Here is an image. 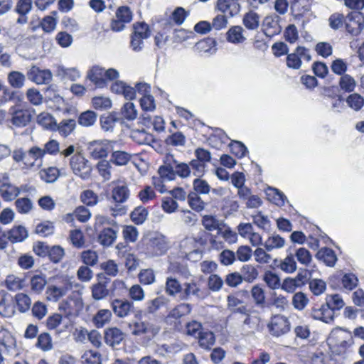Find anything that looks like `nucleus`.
<instances>
[{
	"instance_id": "1",
	"label": "nucleus",
	"mask_w": 364,
	"mask_h": 364,
	"mask_svg": "<svg viewBox=\"0 0 364 364\" xmlns=\"http://www.w3.org/2000/svg\"><path fill=\"white\" fill-rule=\"evenodd\" d=\"M151 35L149 26L144 22L133 24V32L131 34L130 48L136 53L141 52L144 48V40Z\"/></svg>"
},
{
	"instance_id": "2",
	"label": "nucleus",
	"mask_w": 364,
	"mask_h": 364,
	"mask_svg": "<svg viewBox=\"0 0 364 364\" xmlns=\"http://www.w3.org/2000/svg\"><path fill=\"white\" fill-rule=\"evenodd\" d=\"M267 328L272 336L279 337L290 331V323L285 316L277 314L271 317Z\"/></svg>"
},
{
	"instance_id": "3",
	"label": "nucleus",
	"mask_w": 364,
	"mask_h": 364,
	"mask_svg": "<svg viewBox=\"0 0 364 364\" xmlns=\"http://www.w3.org/2000/svg\"><path fill=\"white\" fill-rule=\"evenodd\" d=\"M114 141L109 140H95L88 144L87 149L90 156L95 159L107 157L109 152L113 150Z\"/></svg>"
},
{
	"instance_id": "4",
	"label": "nucleus",
	"mask_w": 364,
	"mask_h": 364,
	"mask_svg": "<svg viewBox=\"0 0 364 364\" xmlns=\"http://www.w3.org/2000/svg\"><path fill=\"white\" fill-rule=\"evenodd\" d=\"M82 309V301L79 298L68 296L67 299L60 302L58 309L65 317L72 318L78 315Z\"/></svg>"
},
{
	"instance_id": "5",
	"label": "nucleus",
	"mask_w": 364,
	"mask_h": 364,
	"mask_svg": "<svg viewBox=\"0 0 364 364\" xmlns=\"http://www.w3.org/2000/svg\"><path fill=\"white\" fill-rule=\"evenodd\" d=\"M70 167L75 175L85 180L90 178L92 167L89 161L81 154H75L70 159Z\"/></svg>"
},
{
	"instance_id": "6",
	"label": "nucleus",
	"mask_w": 364,
	"mask_h": 364,
	"mask_svg": "<svg viewBox=\"0 0 364 364\" xmlns=\"http://www.w3.org/2000/svg\"><path fill=\"white\" fill-rule=\"evenodd\" d=\"M168 247L166 237L157 234L149 238L146 244V253L151 257L162 255L166 253Z\"/></svg>"
},
{
	"instance_id": "7",
	"label": "nucleus",
	"mask_w": 364,
	"mask_h": 364,
	"mask_svg": "<svg viewBox=\"0 0 364 364\" xmlns=\"http://www.w3.org/2000/svg\"><path fill=\"white\" fill-rule=\"evenodd\" d=\"M346 29L352 36H358L364 29V16L360 12H351L346 16Z\"/></svg>"
},
{
	"instance_id": "8",
	"label": "nucleus",
	"mask_w": 364,
	"mask_h": 364,
	"mask_svg": "<svg viewBox=\"0 0 364 364\" xmlns=\"http://www.w3.org/2000/svg\"><path fill=\"white\" fill-rule=\"evenodd\" d=\"M129 327L131 329L132 334L136 336L142 335L154 336L159 331V327L155 326L148 321H135L132 324L130 323Z\"/></svg>"
},
{
	"instance_id": "9",
	"label": "nucleus",
	"mask_w": 364,
	"mask_h": 364,
	"mask_svg": "<svg viewBox=\"0 0 364 364\" xmlns=\"http://www.w3.org/2000/svg\"><path fill=\"white\" fill-rule=\"evenodd\" d=\"M206 296L204 290L200 288L199 284L196 282H185L183 284V289L180 297L182 300H188L191 297L200 300L203 299Z\"/></svg>"
},
{
	"instance_id": "10",
	"label": "nucleus",
	"mask_w": 364,
	"mask_h": 364,
	"mask_svg": "<svg viewBox=\"0 0 364 364\" xmlns=\"http://www.w3.org/2000/svg\"><path fill=\"white\" fill-rule=\"evenodd\" d=\"M113 313L118 318L128 316L134 309V304L127 299H115L111 302Z\"/></svg>"
},
{
	"instance_id": "11",
	"label": "nucleus",
	"mask_w": 364,
	"mask_h": 364,
	"mask_svg": "<svg viewBox=\"0 0 364 364\" xmlns=\"http://www.w3.org/2000/svg\"><path fill=\"white\" fill-rule=\"evenodd\" d=\"M27 77L38 85H43L49 83L52 80L53 75L49 70H41L33 65L28 70Z\"/></svg>"
},
{
	"instance_id": "12",
	"label": "nucleus",
	"mask_w": 364,
	"mask_h": 364,
	"mask_svg": "<svg viewBox=\"0 0 364 364\" xmlns=\"http://www.w3.org/2000/svg\"><path fill=\"white\" fill-rule=\"evenodd\" d=\"M98 282L93 284L91 287L92 296L95 300L99 301L105 299L109 293L107 288L109 281L103 274L97 275Z\"/></svg>"
},
{
	"instance_id": "13",
	"label": "nucleus",
	"mask_w": 364,
	"mask_h": 364,
	"mask_svg": "<svg viewBox=\"0 0 364 364\" xmlns=\"http://www.w3.org/2000/svg\"><path fill=\"white\" fill-rule=\"evenodd\" d=\"M215 9L228 17H233L240 13V5L238 0H218Z\"/></svg>"
},
{
	"instance_id": "14",
	"label": "nucleus",
	"mask_w": 364,
	"mask_h": 364,
	"mask_svg": "<svg viewBox=\"0 0 364 364\" xmlns=\"http://www.w3.org/2000/svg\"><path fill=\"white\" fill-rule=\"evenodd\" d=\"M280 17L277 15L267 16L263 21V31L265 36L273 37L278 35L282 31V27L279 25Z\"/></svg>"
},
{
	"instance_id": "15",
	"label": "nucleus",
	"mask_w": 364,
	"mask_h": 364,
	"mask_svg": "<svg viewBox=\"0 0 364 364\" xmlns=\"http://www.w3.org/2000/svg\"><path fill=\"white\" fill-rule=\"evenodd\" d=\"M119 226L104 228L98 235V242L104 247L111 246L117 240Z\"/></svg>"
},
{
	"instance_id": "16",
	"label": "nucleus",
	"mask_w": 364,
	"mask_h": 364,
	"mask_svg": "<svg viewBox=\"0 0 364 364\" xmlns=\"http://www.w3.org/2000/svg\"><path fill=\"white\" fill-rule=\"evenodd\" d=\"M125 333L117 327H109L105 330V343L112 347L119 345L124 339Z\"/></svg>"
},
{
	"instance_id": "17",
	"label": "nucleus",
	"mask_w": 364,
	"mask_h": 364,
	"mask_svg": "<svg viewBox=\"0 0 364 364\" xmlns=\"http://www.w3.org/2000/svg\"><path fill=\"white\" fill-rule=\"evenodd\" d=\"M311 316L314 319L329 323L333 321L334 314L331 309L323 304L321 306L312 308Z\"/></svg>"
},
{
	"instance_id": "18",
	"label": "nucleus",
	"mask_w": 364,
	"mask_h": 364,
	"mask_svg": "<svg viewBox=\"0 0 364 364\" xmlns=\"http://www.w3.org/2000/svg\"><path fill=\"white\" fill-rule=\"evenodd\" d=\"M32 115L28 109H17L11 113L10 122L16 127H26L31 120Z\"/></svg>"
},
{
	"instance_id": "19",
	"label": "nucleus",
	"mask_w": 364,
	"mask_h": 364,
	"mask_svg": "<svg viewBox=\"0 0 364 364\" xmlns=\"http://www.w3.org/2000/svg\"><path fill=\"white\" fill-rule=\"evenodd\" d=\"M244 33L245 30L242 26H231L226 33V40L228 42L235 45L242 44L247 40Z\"/></svg>"
},
{
	"instance_id": "20",
	"label": "nucleus",
	"mask_w": 364,
	"mask_h": 364,
	"mask_svg": "<svg viewBox=\"0 0 364 364\" xmlns=\"http://www.w3.org/2000/svg\"><path fill=\"white\" fill-rule=\"evenodd\" d=\"M6 288L10 291L21 290L26 286L24 277H20L14 274H8L4 282Z\"/></svg>"
},
{
	"instance_id": "21",
	"label": "nucleus",
	"mask_w": 364,
	"mask_h": 364,
	"mask_svg": "<svg viewBox=\"0 0 364 364\" xmlns=\"http://www.w3.org/2000/svg\"><path fill=\"white\" fill-rule=\"evenodd\" d=\"M167 161H172L175 176L177 175L181 178H185L191 175V171L189 164L177 161L172 154L167 155Z\"/></svg>"
},
{
	"instance_id": "22",
	"label": "nucleus",
	"mask_w": 364,
	"mask_h": 364,
	"mask_svg": "<svg viewBox=\"0 0 364 364\" xmlns=\"http://www.w3.org/2000/svg\"><path fill=\"white\" fill-rule=\"evenodd\" d=\"M316 257L322 261L328 267H334L336 261L338 260L335 252L330 248L323 247L318 251Z\"/></svg>"
},
{
	"instance_id": "23",
	"label": "nucleus",
	"mask_w": 364,
	"mask_h": 364,
	"mask_svg": "<svg viewBox=\"0 0 364 364\" xmlns=\"http://www.w3.org/2000/svg\"><path fill=\"white\" fill-rule=\"evenodd\" d=\"M26 76L18 70H11L7 74V82L14 89L20 90L25 85Z\"/></svg>"
},
{
	"instance_id": "24",
	"label": "nucleus",
	"mask_w": 364,
	"mask_h": 364,
	"mask_svg": "<svg viewBox=\"0 0 364 364\" xmlns=\"http://www.w3.org/2000/svg\"><path fill=\"white\" fill-rule=\"evenodd\" d=\"M27 230L23 225L14 226L7 232V239L12 243L21 242L28 237Z\"/></svg>"
},
{
	"instance_id": "25",
	"label": "nucleus",
	"mask_w": 364,
	"mask_h": 364,
	"mask_svg": "<svg viewBox=\"0 0 364 364\" xmlns=\"http://www.w3.org/2000/svg\"><path fill=\"white\" fill-rule=\"evenodd\" d=\"M14 309L11 304V296L6 292L0 293V315L4 317H11L14 314Z\"/></svg>"
},
{
	"instance_id": "26",
	"label": "nucleus",
	"mask_w": 364,
	"mask_h": 364,
	"mask_svg": "<svg viewBox=\"0 0 364 364\" xmlns=\"http://www.w3.org/2000/svg\"><path fill=\"white\" fill-rule=\"evenodd\" d=\"M16 346V340L12 334L0 326V351L9 352Z\"/></svg>"
},
{
	"instance_id": "27",
	"label": "nucleus",
	"mask_w": 364,
	"mask_h": 364,
	"mask_svg": "<svg viewBox=\"0 0 364 364\" xmlns=\"http://www.w3.org/2000/svg\"><path fill=\"white\" fill-rule=\"evenodd\" d=\"M129 197V190L125 184H118L112 191V198L116 203H123Z\"/></svg>"
},
{
	"instance_id": "28",
	"label": "nucleus",
	"mask_w": 364,
	"mask_h": 364,
	"mask_svg": "<svg viewBox=\"0 0 364 364\" xmlns=\"http://www.w3.org/2000/svg\"><path fill=\"white\" fill-rule=\"evenodd\" d=\"M47 284L46 275L43 273L33 274L30 279L31 289L36 294H41Z\"/></svg>"
},
{
	"instance_id": "29",
	"label": "nucleus",
	"mask_w": 364,
	"mask_h": 364,
	"mask_svg": "<svg viewBox=\"0 0 364 364\" xmlns=\"http://www.w3.org/2000/svg\"><path fill=\"white\" fill-rule=\"evenodd\" d=\"M105 69L94 66L87 73V78L93 82L97 87H103L105 86V79L104 77Z\"/></svg>"
},
{
	"instance_id": "30",
	"label": "nucleus",
	"mask_w": 364,
	"mask_h": 364,
	"mask_svg": "<svg viewBox=\"0 0 364 364\" xmlns=\"http://www.w3.org/2000/svg\"><path fill=\"white\" fill-rule=\"evenodd\" d=\"M19 195L18 187L11 183L0 186V196L5 201H11Z\"/></svg>"
},
{
	"instance_id": "31",
	"label": "nucleus",
	"mask_w": 364,
	"mask_h": 364,
	"mask_svg": "<svg viewBox=\"0 0 364 364\" xmlns=\"http://www.w3.org/2000/svg\"><path fill=\"white\" fill-rule=\"evenodd\" d=\"M168 299L164 296H159L154 299L149 300L145 304V312L153 314L160 308L166 305Z\"/></svg>"
},
{
	"instance_id": "32",
	"label": "nucleus",
	"mask_w": 364,
	"mask_h": 364,
	"mask_svg": "<svg viewBox=\"0 0 364 364\" xmlns=\"http://www.w3.org/2000/svg\"><path fill=\"white\" fill-rule=\"evenodd\" d=\"M76 121L74 119H64L58 124L55 130L63 136H69L76 128Z\"/></svg>"
},
{
	"instance_id": "33",
	"label": "nucleus",
	"mask_w": 364,
	"mask_h": 364,
	"mask_svg": "<svg viewBox=\"0 0 364 364\" xmlns=\"http://www.w3.org/2000/svg\"><path fill=\"white\" fill-rule=\"evenodd\" d=\"M112 316V311L109 309H100L94 316L92 323L97 328H102L110 321Z\"/></svg>"
},
{
	"instance_id": "34",
	"label": "nucleus",
	"mask_w": 364,
	"mask_h": 364,
	"mask_svg": "<svg viewBox=\"0 0 364 364\" xmlns=\"http://www.w3.org/2000/svg\"><path fill=\"white\" fill-rule=\"evenodd\" d=\"M68 291V287H58L55 285H50L47 287L46 291L47 299L49 301H57L61 297L65 296Z\"/></svg>"
},
{
	"instance_id": "35",
	"label": "nucleus",
	"mask_w": 364,
	"mask_h": 364,
	"mask_svg": "<svg viewBox=\"0 0 364 364\" xmlns=\"http://www.w3.org/2000/svg\"><path fill=\"white\" fill-rule=\"evenodd\" d=\"M277 266L287 274L294 273L297 269V264L292 254L287 255L284 259H281Z\"/></svg>"
},
{
	"instance_id": "36",
	"label": "nucleus",
	"mask_w": 364,
	"mask_h": 364,
	"mask_svg": "<svg viewBox=\"0 0 364 364\" xmlns=\"http://www.w3.org/2000/svg\"><path fill=\"white\" fill-rule=\"evenodd\" d=\"M183 284L178 279L168 277L166 278L165 284L166 293L171 296H175L178 294H181Z\"/></svg>"
},
{
	"instance_id": "37",
	"label": "nucleus",
	"mask_w": 364,
	"mask_h": 364,
	"mask_svg": "<svg viewBox=\"0 0 364 364\" xmlns=\"http://www.w3.org/2000/svg\"><path fill=\"white\" fill-rule=\"evenodd\" d=\"M192 306L191 304L187 303H181L176 306L173 309L170 311L168 314V318L174 319L181 318L189 314L191 312Z\"/></svg>"
},
{
	"instance_id": "38",
	"label": "nucleus",
	"mask_w": 364,
	"mask_h": 364,
	"mask_svg": "<svg viewBox=\"0 0 364 364\" xmlns=\"http://www.w3.org/2000/svg\"><path fill=\"white\" fill-rule=\"evenodd\" d=\"M286 241L279 235L274 234L269 236L264 242V247L266 250L271 252L274 249L282 248L285 245Z\"/></svg>"
},
{
	"instance_id": "39",
	"label": "nucleus",
	"mask_w": 364,
	"mask_h": 364,
	"mask_svg": "<svg viewBox=\"0 0 364 364\" xmlns=\"http://www.w3.org/2000/svg\"><path fill=\"white\" fill-rule=\"evenodd\" d=\"M14 298L18 310L21 313H26L29 311L32 301L28 294L24 293H18L15 295Z\"/></svg>"
},
{
	"instance_id": "40",
	"label": "nucleus",
	"mask_w": 364,
	"mask_h": 364,
	"mask_svg": "<svg viewBox=\"0 0 364 364\" xmlns=\"http://www.w3.org/2000/svg\"><path fill=\"white\" fill-rule=\"evenodd\" d=\"M158 173L164 181H170L175 179L174 167L172 161H167V156H166L165 164L159 167Z\"/></svg>"
},
{
	"instance_id": "41",
	"label": "nucleus",
	"mask_w": 364,
	"mask_h": 364,
	"mask_svg": "<svg viewBox=\"0 0 364 364\" xmlns=\"http://www.w3.org/2000/svg\"><path fill=\"white\" fill-rule=\"evenodd\" d=\"M267 196L268 199L277 205L283 206L285 205L287 197L279 190L269 187L267 190Z\"/></svg>"
},
{
	"instance_id": "42",
	"label": "nucleus",
	"mask_w": 364,
	"mask_h": 364,
	"mask_svg": "<svg viewBox=\"0 0 364 364\" xmlns=\"http://www.w3.org/2000/svg\"><path fill=\"white\" fill-rule=\"evenodd\" d=\"M243 25L249 30H256L259 25V16L254 11L246 13L242 18Z\"/></svg>"
},
{
	"instance_id": "43",
	"label": "nucleus",
	"mask_w": 364,
	"mask_h": 364,
	"mask_svg": "<svg viewBox=\"0 0 364 364\" xmlns=\"http://www.w3.org/2000/svg\"><path fill=\"white\" fill-rule=\"evenodd\" d=\"M38 124L46 129L55 130L57 123L53 117L48 112H42L37 117Z\"/></svg>"
},
{
	"instance_id": "44",
	"label": "nucleus",
	"mask_w": 364,
	"mask_h": 364,
	"mask_svg": "<svg viewBox=\"0 0 364 364\" xmlns=\"http://www.w3.org/2000/svg\"><path fill=\"white\" fill-rule=\"evenodd\" d=\"M342 287L344 289L352 291L357 287L358 279L353 273H344L341 278Z\"/></svg>"
},
{
	"instance_id": "45",
	"label": "nucleus",
	"mask_w": 364,
	"mask_h": 364,
	"mask_svg": "<svg viewBox=\"0 0 364 364\" xmlns=\"http://www.w3.org/2000/svg\"><path fill=\"white\" fill-rule=\"evenodd\" d=\"M60 171L58 168L50 166L39 171L40 178L46 183H53L59 177Z\"/></svg>"
},
{
	"instance_id": "46",
	"label": "nucleus",
	"mask_w": 364,
	"mask_h": 364,
	"mask_svg": "<svg viewBox=\"0 0 364 364\" xmlns=\"http://www.w3.org/2000/svg\"><path fill=\"white\" fill-rule=\"evenodd\" d=\"M97 114L91 110L82 112L78 117V124L82 127H91L97 121Z\"/></svg>"
},
{
	"instance_id": "47",
	"label": "nucleus",
	"mask_w": 364,
	"mask_h": 364,
	"mask_svg": "<svg viewBox=\"0 0 364 364\" xmlns=\"http://www.w3.org/2000/svg\"><path fill=\"white\" fill-rule=\"evenodd\" d=\"M326 301L325 305L331 309L333 313L335 310H340L345 305L342 297L337 294L327 296Z\"/></svg>"
},
{
	"instance_id": "48",
	"label": "nucleus",
	"mask_w": 364,
	"mask_h": 364,
	"mask_svg": "<svg viewBox=\"0 0 364 364\" xmlns=\"http://www.w3.org/2000/svg\"><path fill=\"white\" fill-rule=\"evenodd\" d=\"M215 338L211 331H202L198 336V343L204 349H209L215 343Z\"/></svg>"
},
{
	"instance_id": "49",
	"label": "nucleus",
	"mask_w": 364,
	"mask_h": 364,
	"mask_svg": "<svg viewBox=\"0 0 364 364\" xmlns=\"http://www.w3.org/2000/svg\"><path fill=\"white\" fill-rule=\"evenodd\" d=\"M58 75L62 77L75 81L80 77V72L74 68H65L64 66H58L57 70Z\"/></svg>"
},
{
	"instance_id": "50",
	"label": "nucleus",
	"mask_w": 364,
	"mask_h": 364,
	"mask_svg": "<svg viewBox=\"0 0 364 364\" xmlns=\"http://www.w3.org/2000/svg\"><path fill=\"white\" fill-rule=\"evenodd\" d=\"M101 355L94 350H87L81 356L82 364H101Z\"/></svg>"
},
{
	"instance_id": "51",
	"label": "nucleus",
	"mask_w": 364,
	"mask_h": 364,
	"mask_svg": "<svg viewBox=\"0 0 364 364\" xmlns=\"http://www.w3.org/2000/svg\"><path fill=\"white\" fill-rule=\"evenodd\" d=\"M190 207L196 212H200L205 208V203L196 193H190L188 196Z\"/></svg>"
},
{
	"instance_id": "52",
	"label": "nucleus",
	"mask_w": 364,
	"mask_h": 364,
	"mask_svg": "<svg viewBox=\"0 0 364 364\" xmlns=\"http://www.w3.org/2000/svg\"><path fill=\"white\" fill-rule=\"evenodd\" d=\"M147 215V210L144 207L139 206L134 208L132 212L130 217L135 224L141 225L146 220Z\"/></svg>"
},
{
	"instance_id": "53",
	"label": "nucleus",
	"mask_w": 364,
	"mask_h": 364,
	"mask_svg": "<svg viewBox=\"0 0 364 364\" xmlns=\"http://www.w3.org/2000/svg\"><path fill=\"white\" fill-rule=\"evenodd\" d=\"M295 257L301 264L306 267L309 266L312 261L311 254L307 249L304 247L298 248L295 252Z\"/></svg>"
},
{
	"instance_id": "54",
	"label": "nucleus",
	"mask_w": 364,
	"mask_h": 364,
	"mask_svg": "<svg viewBox=\"0 0 364 364\" xmlns=\"http://www.w3.org/2000/svg\"><path fill=\"white\" fill-rule=\"evenodd\" d=\"M131 136L139 144H148L153 141L152 136L144 129L132 131Z\"/></svg>"
},
{
	"instance_id": "55",
	"label": "nucleus",
	"mask_w": 364,
	"mask_h": 364,
	"mask_svg": "<svg viewBox=\"0 0 364 364\" xmlns=\"http://www.w3.org/2000/svg\"><path fill=\"white\" fill-rule=\"evenodd\" d=\"M121 119L122 118L118 117L117 113L112 112L107 117L101 119L102 128L106 132L112 131L115 123L121 121Z\"/></svg>"
},
{
	"instance_id": "56",
	"label": "nucleus",
	"mask_w": 364,
	"mask_h": 364,
	"mask_svg": "<svg viewBox=\"0 0 364 364\" xmlns=\"http://www.w3.org/2000/svg\"><path fill=\"white\" fill-rule=\"evenodd\" d=\"M309 287L313 294L319 296L326 289V282L320 279H312L309 282Z\"/></svg>"
},
{
	"instance_id": "57",
	"label": "nucleus",
	"mask_w": 364,
	"mask_h": 364,
	"mask_svg": "<svg viewBox=\"0 0 364 364\" xmlns=\"http://www.w3.org/2000/svg\"><path fill=\"white\" fill-rule=\"evenodd\" d=\"M131 159V156L122 151H113L111 156L110 161L116 164L117 166H124Z\"/></svg>"
},
{
	"instance_id": "58",
	"label": "nucleus",
	"mask_w": 364,
	"mask_h": 364,
	"mask_svg": "<svg viewBox=\"0 0 364 364\" xmlns=\"http://www.w3.org/2000/svg\"><path fill=\"white\" fill-rule=\"evenodd\" d=\"M168 270L171 272L181 275L185 279H188L191 276V273L187 266L178 262H171L168 266Z\"/></svg>"
},
{
	"instance_id": "59",
	"label": "nucleus",
	"mask_w": 364,
	"mask_h": 364,
	"mask_svg": "<svg viewBox=\"0 0 364 364\" xmlns=\"http://www.w3.org/2000/svg\"><path fill=\"white\" fill-rule=\"evenodd\" d=\"M346 102L350 108L355 111H358L364 105V98L358 93H353L347 97Z\"/></svg>"
},
{
	"instance_id": "60",
	"label": "nucleus",
	"mask_w": 364,
	"mask_h": 364,
	"mask_svg": "<svg viewBox=\"0 0 364 364\" xmlns=\"http://www.w3.org/2000/svg\"><path fill=\"white\" fill-rule=\"evenodd\" d=\"M121 114L127 120L132 121L136 118L137 110L134 103L127 102L124 105L121 109Z\"/></svg>"
},
{
	"instance_id": "61",
	"label": "nucleus",
	"mask_w": 364,
	"mask_h": 364,
	"mask_svg": "<svg viewBox=\"0 0 364 364\" xmlns=\"http://www.w3.org/2000/svg\"><path fill=\"white\" fill-rule=\"evenodd\" d=\"M17 211L21 214H27L33 208V203L28 198H18L15 201Z\"/></svg>"
},
{
	"instance_id": "62",
	"label": "nucleus",
	"mask_w": 364,
	"mask_h": 364,
	"mask_svg": "<svg viewBox=\"0 0 364 364\" xmlns=\"http://www.w3.org/2000/svg\"><path fill=\"white\" fill-rule=\"evenodd\" d=\"M43 351H48L52 349V338L48 333H41L38 337L36 345Z\"/></svg>"
},
{
	"instance_id": "63",
	"label": "nucleus",
	"mask_w": 364,
	"mask_h": 364,
	"mask_svg": "<svg viewBox=\"0 0 364 364\" xmlns=\"http://www.w3.org/2000/svg\"><path fill=\"white\" fill-rule=\"evenodd\" d=\"M100 268L105 272L106 275L109 277H116L119 273V266L112 259H109L107 262H102L100 264Z\"/></svg>"
},
{
	"instance_id": "64",
	"label": "nucleus",
	"mask_w": 364,
	"mask_h": 364,
	"mask_svg": "<svg viewBox=\"0 0 364 364\" xmlns=\"http://www.w3.org/2000/svg\"><path fill=\"white\" fill-rule=\"evenodd\" d=\"M339 85L341 88L348 92H353L356 86V82L353 77L348 74L341 76Z\"/></svg>"
}]
</instances>
